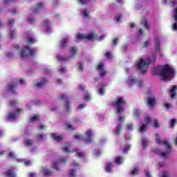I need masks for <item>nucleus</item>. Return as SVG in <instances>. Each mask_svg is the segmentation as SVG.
Here are the masks:
<instances>
[{"instance_id":"f257e3e1","label":"nucleus","mask_w":177,"mask_h":177,"mask_svg":"<svg viewBox=\"0 0 177 177\" xmlns=\"http://www.w3.org/2000/svg\"><path fill=\"white\" fill-rule=\"evenodd\" d=\"M154 48L155 52L151 55H149L145 61L143 59H140L136 62L135 66L142 74H145L147 71V67L153 63H156L157 59V53L160 54V57H164V53L161 52V44H160V38L155 37L154 38Z\"/></svg>"},{"instance_id":"f03ea898","label":"nucleus","mask_w":177,"mask_h":177,"mask_svg":"<svg viewBox=\"0 0 177 177\" xmlns=\"http://www.w3.org/2000/svg\"><path fill=\"white\" fill-rule=\"evenodd\" d=\"M15 52H17L22 59H26L28 55H30L31 56H32V55H35V53H37V49L30 48V46H26L20 50V46L19 44H15L13 46L11 51H8L6 53V57L8 59H12L15 56Z\"/></svg>"},{"instance_id":"7ed1b4c3","label":"nucleus","mask_w":177,"mask_h":177,"mask_svg":"<svg viewBox=\"0 0 177 177\" xmlns=\"http://www.w3.org/2000/svg\"><path fill=\"white\" fill-rule=\"evenodd\" d=\"M153 73L156 75L161 76L163 81H171L176 74L174 67L169 65L157 66L153 69Z\"/></svg>"},{"instance_id":"20e7f679","label":"nucleus","mask_w":177,"mask_h":177,"mask_svg":"<svg viewBox=\"0 0 177 177\" xmlns=\"http://www.w3.org/2000/svg\"><path fill=\"white\" fill-rule=\"evenodd\" d=\"M106 38V35H103L100 37H97V35L95 32H91L87 35L85 34H76L75 35V41L76 42H80V41H92V39H98V41H103Z\"/></svg>"},{"instance_id":"39448f33","label":"nucleus","mask_w":177,"mask_h":177,"mask_svg":"<svg viewBox=\"0 0 177 177\" xmlns=\"http://www.w3.org/2000/svg\"><path fill=\"white\" fill-rule=\"evenodd\" d=\"M156 143H158V145H162L166 147V151L165 152L160 153L159 156L162 158H167V157H168L169 155V153H171V144H169L167 140H161V138H160V135L158 134H156Z\"/></svg>"},{"instance_id":"423d86ee","label":"nucleus","mask_w":177,"mask_h":177,"mask_svg":"<svg viewBox=\"0 0 177 177\" xmlns=\"http://www.w3.org/2000/svg\"><path fill=\"white\" fill-rule=\"evenodd\" d=\"M74 138L76 140H83L86 145H89V143H91L92 140H93V131H92V129H88L85 132L84 137H83L81 134H77Z\"/></svg>"},{"instance_id":"0eeeda50","label":"nucleus","mask_w":177,"mask_h":177,"mask_svg":"<svg viewBox=\"0 0 177 177\" xmlns=\"http://www.w3.org/2000/svg\"><path fill=\"white\" fill-rule=\"evenodd\" d=\"M126 101L122 97H119L116 101L112 102V106L115 109L117 114L121 115L122 113H124V104H125Z\"/></svg>"},{"instance_id":"6e6552de","label":"nucleus","mask_w":177,"mask_h":177,"mask_svg":"<svg viewBox=\"0 0 177 177\" xmlns=\"http://www.w3.org/2000/svg\"><path fill=\"white\" fill-rule=\"evenodd\" d=\"M8 157H9V158H12L13 160H16L17 162H21V164H24V165H26V167H28V165H31V162L30 160H26L24 159L17 158V156L13 151L9 152L8 153Z\"/></svg>"},{"instance_id":"1a4fd4ad","label":"nucleus","mask_w":177,"mask_h":177,"mask_svg":"<svg viewBox=\"0 0 177 177\" xmlns=\"http://www.w3.org/2000/svg\"><path fill=\"white\" fill-rule=\"evenodd\" d=\"M127 84L129 86L138 85V86L140 87L143 84V81H142V80H138L133 76H131L127 80Z\"/></svg>"},{"instance_id":"9d476101","label":"nucleus","mask_w":177,"mask_h":177,"mask_svg":"<svg viewBox=\"0 0 177 177\" xmlns=\"http://www.w3.org/2000/svg\"><path fill=\"white\" fill-rule=\"evenodd\" d=\"M124 120H125V116L119 115L118 117V119L116 120V123L118 124V127L113 131V135H115V136H118L120 135V133L121 132V129L122 128L121 122H124Z\"/></svg>"},{"instance_id":"9b49d317","label":"nucleus","mask_w":177,"mask_h":177,"mask_svg":"<svg viewBox=\"0 0 177 177\" xmlns=\"http://www.w3.org/2000/svg\"><path fill=\"white\" fill-rule=\"evenodd\" d=\"M17 84H21V85H26V81H24L23 79H17L14 83L9 84L8 85V89L10 92H15V90L16 89V86H17Z\"/></svg>"},{"instance_id":"f8f14e48","label":"nucleus","mask_w":177,"mask_h":177,"mask_svg":"<svg viewBox=\"0 0 177 177\" xmlns=\"http://www.w3.org/2000/svg\"><path fill=\"white\" fill-rule=\"evenodd\" d=\"M23 110L21 109H17L15 112L8 113L7 116L8 121H15L17 118V115L22 113Z\"/></svg>"},{"instance_id":"ddd939ff","label":"nucleus","mask_w":177,"mask_h":177,"mask_svg":"<svg viewBox=\"0 0 177 177\" xmlns=\"http://www.w3.org/2000/svg\"><path fill=\"white\" fill-rule=\"evenodd\" d=\"M67 162V158H62L57 160H56L53 164V168L55 169H57V171H59L60 168L59 167H62V165H64Z\"/></svg>"},{"instance_id":"4468645a","label":"nucleus","mask_w":177,"mask_h":177,"mask_svg":"<svg viewBox=\"0 0 177 177\" xmlns=\"http://www.w3.org/2000/svg\"><path fill=\"white\" fill-rule=\"evenodd\" d=\"M71 167L72 168H75V169H71L69 170V176L70 177H75L76 174H75V170L78 169L80 168V165L78 163H77V162L75 161H73L71 163Z\"/></svg>"},{"instance_id":"2eb2a0df","label":"nucleus","mask_w":177,"mask_h":177,"mask_svg":"<svg viewBox=\"0 0 177 177\" xmlns=\"http://www.w3.org/2000/svg\"><path fill=\"white\" fill-rule=\"evenodd\" d=\"M23 37L24 38H25V39H26L28 44H35V42H37V39L32 37V36H31V34H30V32H25L23 34Z\"/></svg>"},{"instance_id":"dca6fc26","label":"nucleus","mask_w":177,"mask_h":177,"mask_svg":"<svg viewBox=\"0 0 177 177\" xmlns=\"http://www.w3.org/2000/svg\"><path fill=\"white\" fill-rule=\"evenodd\" d=\"M44 8H45V3H44L43 2H41V3H39L35 8H32L31 10L35 15L37 13H39V12H41V10L44 9Z\"/></svg>"},{"instance_id":"f3484780","label":"nucleus","mask_w":177,"mask_h":177,"mask_svg":"<svg viewBox=\"0 0 177 177\" xmlns=\"http://www.w3.org/2000/svg\"><path fill=\"white\" fill-rule=\"evenodd\" d=\"M50 21L46 19L43 22V27L46 32H52V27L50 26Z\"/></svg>"},{"instance_id":"a211bd4d","label":"nucleus","mask_w":177,"mask_h":177,"mask_svg":"<svg viewBox=\"0 0 177 177\" xmlns=\"http://www.w3.org/2000/svg\"><path fill=\"white\" fill-rule=\"evenodd\" d=\"M169 95L171 99H176L177 96V86H174L169 89Z\"/></svg>"},{"instance_id":"6ab92c4d","label":"nucleus","mask_w":177,"mask_h":177,"mask_svg":"<svg viewBox=\"0 0 177 177\" xmlns=\"http://www.w3.org/2000/svg\"><path fill=\"white\" fill-rule=\"evenodd\" d=\"M97 70L100 71V75H101V77H104V75L107 74V72L104 70V64L103 63L98 64Z\"/></svg>"},{"instance_id":"aec40b11","label":"nucleus","mask_w":177,"mask_h":177,"mask_svg":"<svg viewBox=\"0 0 177 177\" xmlns=\"http://www.w3.org/2000/svg\"><path fill=\"white\" fill-rule=\"evenodd\" d=\"M59 99L60 100H65V107L68 111H70V102H68L67 96H66V94H62L59 97Z\"/></svg>"},{"instance_id":"412c9836","label":"nucleus","mask_w":177,"mask_h":177,"mask_svg":"<svg viewBox=\"0 0 177 177\" xmlns=\"http://www.w3.org/2000/svg\"><path fill=\"white\" fill-rule=\"evenodd\" d=\"M40 173L42 174V175H44V176H50V175H52V174H53V171L49 170L46 167H43L40 170Z\"/></svg>"},{"instance_id":"4be33fe9","label":"nucleus","mask_w":177,"mask_h":177,"mask_svg":"<svg viewBox=\"0 0 177 177\" xmlns=\"http://www.w3.org/2000/svg\"><path fill=\"white\" fill-rule=\"evenodd\" d=\"M80 14L82 15V17H84V19L90 18L89 10H88L87 8H82L80 10Z\"/></svg>"},{"instance_id":"5701e85b","label":"nucleus","mask_w":177,"mask_h":177,"mask_svg":"<svg viewBox=\"0 0 177 177\" xmlns=\"http://www.w3.org/2000/svg\"><path fill=\"white\" fill-rule=\"evenodd\" d=\"M68 39H69L68 36L63 37L59 41L60 48H64V46H66V45L68 44Z\"/></svg>"},{"instance_id":"b1692460","label":"nucleus","mask_w":177,"mask_h":177,"mask_svg":"<svg viewBox=\"0 0 177 177\" xmlns=\"http://www.w3.org/2000/svg\"><path fill=\"white\" fill-rule=\"evenodd\" d=\"M68 54H69L68 59H71L74 57V56L77 55V48L75 47H71L69 48Z\"/></svg>"},{"instance_id":"393cba45","label":"nucleus","mask_w":177,"mask_h":177,"mask_svg":"<svg viewBox=\"0 0 177 177\" xmlns=\"http://www.w3.org/2000/svg\"><path fill=\"white\" fill-rule=\"evenodd\" d=\"M62 150L63 152L66 153V154H70V153H73V151H74V149H73V147H71V145L64 147Z\"/></svg>"},{"instance_id":"a878e982","label":"nucleus","mask_w":177,"mask_h":177,"mask_svg":"<svg viewBox=\"0 0 177 177\" xmlns=\"http://www.w3.org/2000/svg\"><path fill=\"white\" fill-rule=\"evenodd\" d=\"M113 168H114V165H113V163L108 162L106 164L105 171L106 172H109V173L113 172Z\"/></svg>"},{"instance_id":"bb28decb","label":"nucleus","mask_w":177,"mask_h":177,"mask_svg":"<svg viewBox=\"0 0 177 177\" xmlns=\"http://www.w3.org/2000/svg\"><path fill=\"white\" fill-rule=\"evenodd\" d=\"M51 136H52L53 139H54V140H55V142H62V140H63V136H59L57 133H52Z\"/></svg>"},{"instance_id":"cd10ccee","label":"nucleus","mask_w":177,"mask_h":177,"mask_svg":"<svg viewBox=\"0 0 177 177\" xmlns=\"http://www.w3.org/2000/svg\"><path fill=\"white\" fill-rule=\"evenodd\" d=\"M48 80H46V79L45 78H43L41 82L35 83V86H36L37 88H42V86L45 85V84H46Z\"/></svg>"},{"instance_id":"c85d7f7f","label":"nucleus","mask_w":177,"mask_h":177,"mask_svg":"<svg viewBox=\"0 0 177 177\" xmlns=\"http://www.w3.org/2000/svg\"><path fill=\"white\" fill-rule=\"evenodd\" d=\"M115 162L117 165H121L124 162V158L118 156L115 158Z\"/></svg>"},{"instance_id":"c756f323","label":"nucleus","mask_w":177,"mask_h":177,"mask_svg":"<svg viewBox=\"0 0 177 177\" xmlns=\"http://www.w3.org/2000/svg\"><path fill=\"white\" fill-rule=\"evenodd\" d=\"M154 103H156V99L153 97L148 98V105L149 107H153Z\"/></svg>"},{"instance_id":"7c9ffc66","label":"nucleus","mask_w":177,"mask_h":177,"mask_svg":"<svg viewBox=\"0 0 177 177\" xmlns=\"http://www.w3.org/2000/svg\"><path fill=\"white\" fill-rule=\"evenodd\" d=\"M149 145V140L146 138H143L142 139V149H146L147 147V145Z\"/></svg>"},{"instance_id":"2f4dec72","label":"nucleus","mask_w":177,"mask_h":177,"mask_svg":"<svg viewBox=\"0 0 177 177\" xmlns=\"http://www.w3.org/2000/svg\"><path fill=\"white\" fill-rule=\"evenodd\" d=\"M147 129V124H139V132L140 133H143Z\"/></svg>"},{"instance_id":"473e14b6","label":"nucleus","mask_w":177,"mask_h":177,"mask_svg":"<svg viewBox=\"0 0 177 177\" xmlns=\"http://www.w3.org/2000/svg\"><path fill=\"white\" fill-rule=\"evenodd\" d=\"M133 115L134 118H139L140 117V109H135L133 112Z\"/></svg>"},{"instance_id":"72a5a7b5","label":"nucleus","mask_w":177,"mask_h":177,"mask_svg":"<svg viewBox=\"0 0 177 177\" xmlns=\"http://www.w3.org/2000/svg\"><path fill=\"white\" fill-rule=\"evenodd\" d=\"M6 174L8 177H16V174L15 173V171L12 169H8Z\"/></svg>"},{"instance_id":"f704fd0d","label":"nucleus","mask_w":177,"mask_h":177,"mask_svg":"<svg viewBox=\"0 0 177 177\" xmlns=\"http://www.w3.org/2000/svg\"><path fill=\"white\" fill-rule=\"evenodd\" d=\"M141 25L149 29V22L146 18H143L141 20Z\"/></svg>"},{"instance_id":"c9c22d12","label":"nucleus","mask_w":177,"mask_h":177,"mask_svg":"<svg viewBox=\"0 0 177 177\" xmlns=\"http://www.w3.org/2000/svg\"><path fill=\"white\" fill-rule=\"evenodd\" d=\"M84 99L86 102H89V100H91V95L88 91H85Z\"/></svg>"},{"instance_id":"e433bc0d","label":"nucleus","mask_w":177,"mask_h":177,"mask_svg":"<svg viewBox=\"0 0 177 177\" xmlns=\"http://www.w3.org/2000/svg\"><path fill=\"white\" fill-rule=\"evenodd\" d=\"M57 58L58 59V60H59V62H68V58L64 57L60 55H58L57 56Z\"/></svg>"},{"instance_id":"4c0bfd02","label":"nucleus","mask_w":177,"mask_h":177,"mask_svg":"<svg viewBox=\"0 0 177 177\" xmlns=\"http://www.w3.org/2000/svg\"><path fill=\"white\" fill-rule=\"evenodd\" d=\"M39 120V115H35L30 117V122H35Z\"/></svg>"},{"instance_id":"58836bf2","label":"nucleus","mask_w":177,"mask_h":177,"mask_svg":"<svg viewBox=\"0 0 177 177\" xmlns=\"http://www.w3.org/2000/svg\"><path fill=\"white\" fill-rule=\"evenodd\" d=\"M125 131H133V124L130 123L126 125Z\"/></svg>"},{"instance_id":"ea45409f","label":"nucleus","mask_w":177,"mask_h":177,"mask_svg":"<svg viewBox=\"0 0 177 177\" xmlns=\"http://www.w3.org/2000/svg\"><path fill=\"white\" fill-rule=\"evenodd\" d=\"M138 174H139V168H138V167H134V168L131 170V175H133V176H135V175H138Z\"/></svg>"},{"instance_id":"a19ab883","label":"nucleus","mask_w":177,"mask_h":177,"mask_svg":"<svg viewBox=\"0 0 177 177\" xmlns=\"http://www.w3.org/2000/svg\"><path fill=\"white\" fill-rule=\"evenodd\" d=\"M24 145L26 146L30 147L32 145V140H30V139H26L24 140Z\"/></svg>"},{"instance_id":"79ce46f5","label":"nucleus","mask_w":177,"mask_h":177,"mask_svg":"<svg viewBox=\"0 0 177 177\" xmlns=\"http://www.w3.org/2000/svg\"><path fill=\"white\" fill-rule=\"evenodd\" d=\"M75 150L76 151L77 156H79L80 158L85 157V153L78 151L77 149H75Z\"/></svg>"},{"instance_id":"37998d69","label":"nucleus","mask_w":177,"mask_h":177,"mask_svg":"<svg viewBox=\"0 0 177 177\" xmlns=\"http://www.w3.org/2000/svg\"><path fill=\"white\" fill-rule=\"evenodd\" d=\"M66 129L68 131H74V129H75V127L70 124H66Z\"/></svg>"},{"instance_id":"c03bdc74","label":"nucleus","mask_w":177,"mask_h":177,"mask_svg":"<svg viewBox=\"0 0 177 177\" xmlns=\"http://www.w3.org/2000/svg\"><path fill=\"white\" fill-rule=\"evenodd\" d=\"M59 73H61V74H64V73H67V68H66V67L61 66L59 68Z\"/></svg>"},{"instance_id":"a18cd8bd","label":"nucleus","mask_w":177,"mask_h":177,"mask_svg":"<svg viewBox=\"0 0 177 177\" xmlns=\"http://www.w3.org/2000/svg\"><path fill=\"white\" fill-rule=\"evenodd\" d=\"M121 17H122V15L121 14H118L115 17V20L116 21H121Z\"/></svg>"},{"instance_id":"49530a36","label":"nucleus","mask_w":177,"mask_h":177,"mask_svg":"<svg viewBox=\"0 0 177 177\" xmlns=\"http://www.w3.org/2000/svg\"><path fill=\"white\" fill-rule=\"evenodd\" d=\"M100 154H102V151L99 149H95L94 150V155L95 156V157H98V156H100Z\"/></svg>"},{"instance_id":"de8ad7c7","label":"nucleus","mask_w":177,"mask_h":177,"mask_svg":"<svg viewBox=\"0 0 177 177\" xmlns=\"http://www.w3.org/2000/svg\"><path fill=\"white\" fill-rule=\"evenodd\" d=\"M17 0H4V3L6 5H9V3H15V2Z\"/></svg>"},{"instance_id":"09e8293b","label":"nucleus","mask_w":177,"mask_h":177,"mask_svg":"<svg viewBox=\"0 0 177 177\" xmlns=\"http://www.w3.org/2000/svg\"><path fill=\"white\" fill-rule=\"evenodd\" d=\"M37 140L38 142H41V140H44V135L40 133L37 136Z\"/></svg>"},{"instance_id":"8fccbe9b","label":"nucleus","mask_w":177,"mask_h":177,"mask_svg":"<svg viewBox=\"0 0 177 177\" xmlns=\"http://www.w3.org/2000/svg\"><path fill=\"white\" fill-rule=\"evenodd\" d=\"M131 149V145H126L123 149V153H127Z\"/></svg>"},{"instance_id":"3c124183","label":"nucleus","mask_w":177,"mask_h":177,"mask_svg":"<svg viewBox=\"0 0 177 177\" xmlns=\"http://www.w3.org/2000/svg\"><path fill=\"white\" fill-rule=\"evenodd\" d=\"M85 107H86V104H82L77 107V110H82V109H85Z\"/></svg>"},{"instance_id":"603ef678","label":"nucleus","mask_w":177,"mask_h":177,"mask_svg":"<svg viewBox=\"0 0 177 177\" xmlns=\"http://www.w3.org/2000/svg\"><path fill=\"white\" fill-rule=\"evenodd\" d=\"M153 127L155 128H160V124H158V120L157 119L154 120V124Z\"/></svg>"},{"instance_id":"864d4df0","label":"nucleus","mask_w":177,"mask_h":177,"mask_svg":"<svg viewBox=\"0 0 177 177\" xmlns=\"http://www.w3.org/2000/svg\"><path fill=\"white\" fill-rule=\"evenodd\" d=\"M145 177H151V174H150V171L147 169L145 170Z\"/></svg>"},{"instance_id":"5fc2aeb1","label":"nucleus","mask_w":177,"mask_h":177,"mask_svg":"<svg viewBox=\"0 0 177 177\" xmlns=\"http://www.w3.org/2000/svg\"><path fill=\"white\" fill-rule=\"evenodd\" d=\"M98 93H100V95H104V88H100L98 89Z\"/></svg>"},{"instance_id":"6e6d98bb","label":"nucleus","mask_w":177,"mask_h":177,"mask_svg":"<svg viewBox=\"0 0 177 177\" xmlns=\"http://www.w3.org/2000/svg\"><path fill=\"white\" fill-rule=\"evenodd\" d=\"M106 57L107 59H112L113 58V55H111V53L110 52H107L106 53Z\"/></svg>"},{"instance_id":"4d7b16f0","label":"nucleus","mask_w":177,"mask_h":177,"mask_svg":"<svg viewBox=\"0 0 177 177\" xmlns=\"http://www.w3.org/2000/svg\"><path fill=\"white\" fill-rule=\"evenodd\" d=\"M145 121L147 122V124H150L151 119L149 116H146L145 118Z\"/></svg>"},{"instance_id":"13d9d810","label":"nucleus","mask_w":177,"mask_h":177,"mask_svg":"<svg viewBox=\"0 0 177 177\" xmlns=\"http://www.w3.org/2000/svg\"><path fill=\"white\" fill-rule=\"evenodd\" d=\"M78 68L80 71L84 70V64L82 62L79 63L78 64Z\"/></svg>"},{"instance_id":"bf43d9fd","label":"nucleus","mask_w":177,"mask_h":177,"mask_svg":"<svg viewBox=\"0 0 177 177\" xmlns=\"http://www.w3.org/2000/svg\"><path fill=\"white\" fill-rule=\"evenodd\" d=\"M165 107L166 109H172V104H169V103H165Z\"/></svg>"},{"instance_id":"052dcab7","label":"nucleus","mask_w":177,"mask_h":177,"mask_svg":"<svg viewBox=\"0 0 177 177\" xmlns=\"http://www.w3.org/2000/svg\"><path fill=\"white\" fill-rule=\"evenodd\" d=\"M91 0H78V1L82 3V5H84V3H88Z\"/></svg>"},{"instance_id":"680f3d73","label":"nucleus","mask_w":177,"mask_h":177,"mask_svg":"<svg viewBox=\"0 0 177 177\" xmlns=\"http://www.w3.org/2000/svg\"><path fill=\"white\" fill-rule=\"evenodd\" d=\"M15 35H16V31L11 30L10 32V38H13V37H15Z\"/></svg>"},{"instance_id":"e2e57ef3","label":"nucleus","mask_w":177,"mask_h":177,"mask_svg":"<svg viewBox=\"0 0 177 177\" xmlns=\"http://www.w3.org/2000/svg\"><path fill=\"white\" fill-rule=\"evenodd\" d=\"M77 88L79 91H85V86L84 85H79Z\"/></svg>"},{"instance_id":"0e129e2a","label":"nucleus","mask_w":177,"mask_h":177,"mask_svg":"<svg viewBox=\"0 0 177 177\" xmlns=\"http://www.w3.org/2000/svg\"><path fill=\"white\" fill-rule=\"evenodd\" d=\"M176 120H175V119L171 120V122H170L171 127H174V126L175 125V123H176Z\"/></svg>"},{"instance_id":"69168bd1","label":"nucleus","mask_w":177,"mask_h":177,"mask_svg":"<svg viewBox=\"0 0 177 177\" xmlns=\"http://www.w3.org/2000/svg\"><path fill=\"white\" fill-rule=\"evenodd\" d=\"M162 177H169L168 176V172L162 171Z\"/></svg>"},{"instance_id":"338daca9","label":"nucleus","mask_w":177,"mask_h":177,"mask_svg":"<svg viewBox=\"0 0 177 177\" xmlns=\"http://www.w3.org/2000/svg\"><path fill=\"white\" fill-rule=\"evenodd\" d=\"M118 41H119L118 38H115V39H113V45H117V44H118Z\"/></svg>"},{"instance_id":"774afa93","label":"nucleus","mask_w":177,"mask_h":177,"mask_svg":"<svg viewBox=\"0 0 177 177\" xmlns=\"http://www.w3.org/2000/svg\"><path fill=\"white\" fill-rule=\"evenodd\" d=\"M35 176H37V174L34 172L30 173L29 174V177H35Z\"/></svg>"}]
</instances>
